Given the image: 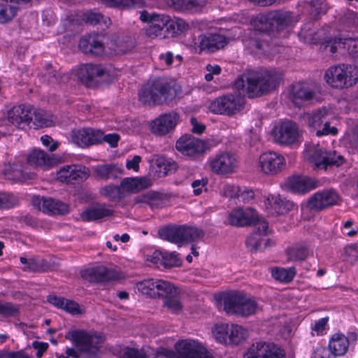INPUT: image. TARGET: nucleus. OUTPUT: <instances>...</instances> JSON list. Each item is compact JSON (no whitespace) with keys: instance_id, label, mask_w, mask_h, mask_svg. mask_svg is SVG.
I'll return each mask as SVG.
<instances>
[{"instance_id":"obj_1","label":"nucleus","mask_w":358,"mask_h":358,"mask_svg":"<svg viewBox=\"0 0 358 358\" xmlns=\"http://www.w3.org/2000/svg\"><path fill=\"white\" fill-rule=\"evenodd\" d=\"M282 73L276 69H260L239 76L234 82V88L238 94H227L213 101L211 112L231 115L240 111L244 105L242 94L249 98L259 97L275 90L282 82Z\"/></svg>"},{"instance_id":"obj_2","label":"nucleus","mask_w":358,"mask_h":358,"mask_svg":"<svg viewBox=\"0 0 358 358\" xmlns=\"http://www.w3.org/2000/svg\"><path fill=\"white\" fill-rule=\"evenodd\" d=\"M65 338L72 341L74 348H67L66 355H57V358H94L104 341L102 335L84 330L69 331Z\"/></svg>"},{"instance_id":"obj_3","label":"nucleus","mask_w":358,"mask_h":358,"mask_svg":"<svg viewBox=\"0 0 358 358\" xmlns=\"http://www.w3.org/2000/svg\"><path fill=\"white\" fill-rule=\"evenodd\" d=\"M139 100L148 105L162 104L172 101L176 96L175 90L164 80L158 78L147 83L138 93Z\"/></svg>"},{"instance_id":"obj_4","label":"nucleus","mask_w":358,"mask_h":358,"mask_svg":"<svg viewBox=\"0 0 358 358\" xmlns=\"http://www.w3.org/2000/svg\"><path fill=\"white\" fill-rule=\"evenodd\" d=\"M324 78L333 88H348L358 82V68L351 64L334 65L326 70Z\"/></svg>"},{"instance_id":"obj_5","label":"nucleus","mask_w":358,"mask_h":358,"mask_svg":"<svg viewBox=\"0 0 358 358\" xmlns=\"http://www.w3.org/2000/svg\"><path fill=\"white\" fill-rule=\"evenodd\" d=\"M222 300L223 309L227 314L248 317L255 314L258 310L257 301L243 293H229Z\"/></svg>"},{"instance_id":"obj_6","label":"nucleus","mask_w":358,"mask_h":358,"mask_svg":"<svg viewBox=\"0 0 358 358\" xmlns=\"http://www.w3.org/2000/svg\"><path fill=\"white\" fill-rule=\"evenodd\" d=\"M159 355L170 358H214L202 343L190 339L177 342L175 351L164 349Z\"/></svg>"},{"instance_id":"obj_7","label":"nucleus","mask_w":358,"mask_h":358,"mask_svg":"<svg viewBox=\"0 0 358 358\" xmlns=\"http://www.w3.org/2000/svg\"><path fill=\"white\" fill-rule=\"evenodd\" d=\"M78 77L85 85L90 87L100 79L103 81L110 82L116 78L111 69L104 68L99 64H83L78 71Z\"/></svg>"},{"instance_id":"obj_8","label":"nucleus","mask_w":358,"mask_h":358,"mask_svg":"<svg viewBox=\"0 0 358 358\" xmlns=\"http://www.w3.org/2000/svg\"><path fill=\"white\" fill-rule=\"evenodd\" d=\"M208 148L206 141L190 134L180 136L176 143V149L182 155L196 159L203 155Z\"/></svg>"},{"instance_id":"obj_9","label":"nucleus","mask_w":358,"mask_h":358,"mask_svg":"<svg viewBox=\"0 0 358 358\" xmlns=\"http://www.w3.org/2000/svg\"><path fill=\"white\" fill-rule=\"evenodd\" d=\"M273 140L280 145H291L299 138V130L296 123L285 121L275 126L272 131Z\"/></svg>"},{"instance_id":"obj_10","label":"nucleus","mask_w":358,"mask_h":358,"mask_svg":"<svg viewBox=\"0 0 358 358\" xmlns=\"http://www.w3.org/2000/svg\"><path fill=\"white\" fill-rule=\"evenodd\" d=\"M333 114L331 110L323 108L314 112L311 116L308 117V125L315 129L323 127L322 129L317 130L316 134L317 136L328 134L334 135L337 133V129L329 126Z\"/></svg>"},{"instance_id":"obj_11","label":"nucleus","mask_w":358,"mask_h":358,"mask_svg":"<svg viewBox=\"0 0 358 358\" xmlns=\"http://www.w3.org/2000/svg\"><path fill=\"white\" fill-rule=\"evenodd\" d=\"M227 43V38L219 34H206L199 35L194 39V48L196 52H214L224 48Z\"/></svg>"},{"instance_id":"obj_12","label":"nucleus","mask_w":358,"mask_h":358,"mask_svg":"<svg viewBox=\"0 0 358 358\" xmlns=\"http://www.w3.org/2000/svg\"><path fill=\"white\" fill-rule=\"evenodd\" d=\"M285 159L275 152H266L259 157L258 165L261 171L267 175H275L285 166Z\"/></svg>"},{"instance_id":"obj_13","label":"nucleus","mask_w":358,"mask_h":358,"mask_svg":"<svg viewBox=\"0 0 358 358\" xmlns=\"http://www.w3.org/2000/svg\"><path fill=\"white\" fill-rule=\"evenodd\" d=\"M245 358H285V353L273 343L258 342L248 350Z\"/></svg>"},{"instance_id":"obj_14","label":"nucleus","mask_w":358,"mask_h":358,"mask_svg":"<svg viewBox=\"0 0 358 358\" xmlns=\"http://www.w3.org/2000/svg\"><path fill=\"white\" fill-rule=\"evenodd\" d=\"M88 177V169L77 164L64 166L57 172V180L67 184L78 183L86 180Z\"/></svg>"},{"instance_id":"obj_15","label":"nucleus","mask_w":358,"mask_h":358,"mask_svg":"<svg viewBox=\"0 0 358 358\" xmlns=\"http://www.w3.org/2000/svg\"><path fill=\"white\" fill-rule=\"evenodd\" d=\"M103 133L91 128L74 129L71 133V141L80 147L98 143L101 141Z\"/></svg>"},{"instance_id":"obj_16","label":"nucleus","mask_w":358,"mask_h":358,"mask_svg":"<svg viewBox=\"0 0 358 358\" xmlns=\"http://www.w3.org/2000/svg\"><path fill=\"white\" fill-rule=\"evenodd\" d=\"M339 196L332 190L319 192L313 194L308 200V207L315 211H320L337 203Z\"/></svg>"},{"instance_id":"obj_17","label":"nucleus","mask_w":358,"mask_h":358,"mask_svg":"<svg viewBox=\"0 0 358 358\" xmlns=\"http://www.w3.org/2000/svg\"><path fill=\"white\" fill-rule=\"evenodd\" d=\"M180 116L176 112L165 113L151 123L152 132L158 136H164L173 130L178 122Z\"/></svg>"},{"instance_id":"obj_18","label":"nucleus","mask_w":358,"mask_h":358,"mask_svg":"<svg viewBox=\"0 0 358 358\" xmlns=\"http://www.w3.org/2000/svg\"><path fill=\"white\" fill-rule=\"evenodd\" d=\"M8 122L15 127L24 129L29 125L32 120V110L29 106L19 105L13 106L8 111Z\"/></svg>"},{"instance_id":"obj_19","label":"nucleus","mask_w":358,"mask_h":358,"mask_svg":"<svg viewBox=\"0 0 358 358\" xmlns=\"http://www.w3.org/2000/svg\"><path fill=\"white\" fill-rule=\"evenodd\" d=\"M211 169L214 173L220 174L229 173L237 167V159L234 154L222 152L211 161Z\"/></svg>"},{"instance_id":"obj_20","label":"nucleus","mask_w":358,"mask_h":358,"mask_svg":"<svg viewBox=\"0 0 358 358\" xmlns=\"http://www.w3.org/2000/svg\"><path fill=\"white\" fill-rule=\"evenodd\" d=\"M258 218L257 213L252 208L243 210L241 208L233 210L228 216L230 224L236 227L252 225Z\"/></svg>"},{"instance_id":"obj_21","label":"nucleus","mask_w":358,"mask_h":358,"mask_svg":"<svg viewBox=\"0 0 358 358\" xmlns=\"http://www.w3.org/2000/svg\"><path fill=\"white\" fill-rule=\"evenodd\" d=\"M315 95L313 90L305 83L293 84L288 92L289 99L296 106H301L305 102L310 101Z\"/></svg>"},{"instance_id":"obj_22","label":"nucleus","mask_w":358,"mask_h":358,"mask_svg":"<svg viewBox=\"0 0 358 358\" xmlns=\"http://www.w3.org/2000/svg\"><path fill=\"white\" fill-rule=\"evenodd\" d=\"M81 275L90 282H104L115 278L114 271L105 266H97L83 271Z\"/></svg>"},{"instance_id":"obj_23","label":"nucleus","mask_w":358,"mask_h":358,"mask_svg":"<svg viewBox=\"0 0 358 358\" xmlns=\"http://www.w3.org/2000/svg\"><path fill=\"white\" fill-rule=\"evenodd\" d=\"M287 186L296 193H306L315 188L317 185L313 179L305 176H293L288 178Z\"/></svg>"},{"instance_id":"obj_24","label":"nucleus","mask_w":358,"mask_h":358,"mask_svg":"<svg viewBox=\"0 0 358 358\" xmlns=\"http://www.w3.org/2000/svg\"><path fill=\"white\" fill-rule=\"evenodd\" d=\"M30 166L49 169L56 164L53 155H49L41 149L33 150L27 156Z\"/></svg>"},{"instance_id":"obj_25","label":"nucleus","mask_w":358,"mask_h":358,"mask_svg":"<svg viewBox=\"0 0 358 358\" xmlns=\"http://www.w3.org/2000/svg\"><path fill=\"white\" fill-rule=\"evenodd\" d=\"M169 16L164 14L152 13L150 19V25L147 29V34L150 37H165L164 29L168 31Z\"/></svg>"},{"instance_id":"obj_26","label":"nucleus","mask_w":358,"mask_h":358,"mask_svg":"<svg viewBox=\"0 0 358 358\" xmlns=\"http://www.w3.org/2000/svg\"><path fill=\"white\" fill-rule=\"evenodd\" d=\"M122 192L136 193L149 187L152 182L146 177L125 178L121 182Z\"/></svg>"},{"instance_id":"obj_27","label":"nucleus","mask_w":358,"mask_h":358,"mask_svg":"<svg viewBox=\"0 0 358 358\" xmlns=\"http://www.w3.org/2000/svg\"><path fill=\"white\" fill-rule=\"evenodd\" d=\"M158 235L163 240L180 245L183 243V225H168L160 228Z\"/></svg>"},{"instance_id":"obj_28","label":"nucleus","mask_w":358,"mask_h":358,"mask_svg":"<svg viewBox=\"0 0 358 358\" xmlns=\"http://www.w3.org/2000/svg\"><path fill=\"white\" fill-rule=\"evenodd\" d=\"M113 210L104 204H97L88 208L81 213V218L84 221H96L113 215Z\"/></svg>"},{"instance_id":"obj_29","label":"nucleus","mask_w":358,"mask_h":358,"mask_svg":"<svg viewBox=\"0 0 358 358\" xmlns=\"http://www.w3.org/2000/svg\"><path fill=\"white\" fill-rule=\"evenodd\" d=\"M349 348V340L343 334H335L329 340V348L336 356L344 355Z\"/></svg>"},{"instance_id":"obj_30","label":"nucleus","mask_w":358,"mask_h":358,"mask_svg":"<svg viewBox=\"0 0 358 358\" xmlns=\"http://www.w3.org/2000/svg\"><path fill=\"white\" fill-rule=\"evenodd\" d=\"M308 155L317 167L327 168L329 153L322 147L319 145L310 147L308 149Z\"/></svg>"},{"instance_id":"obj_31","label":"nucleus","mask_w":358,"mask_h":358,"mask_svg":"<svg viewBox=\"0 0 358 358\" xmlns=\"http://www.w3.org/2000/svg\"><path fill=\"white\" fill-rule=\"evenodd\" d=\"M134 202L136 204H147L154 209L162 206L163 199L160 194L151 192L137 196L134 199Z\"/></svg>"},{"instance_id":"obj_32","label":"nucleus","mask_w":358,"mask_h":358,"mask_svg":"<svg viewBox=\"0 0 358 358\" xmlns=\"http://www.w3.org/2000/svg\"><path fill=\"white\" fill-rule=\"evenodd\" d=\"M31 123H32V125L29 124V126L34 127L35 129L48 127L52 125L53 120L50 113L41 109H36L32 112Z\"/></svg>"},{"instance_id":"obj_33","label":"nucleus","mask_w":358,"mask_h":358,"mask_svg":"<svg viewBox=\"0 0 358 358\" xmlns=\"http://www.w3.org/2000/svg\"><path fill=\"white\" fill-rule=\"evenodd\" d=\"M96 176L102 180L115 179L122 175L120 169L114 164H103L94 169Z\"/></svg>"},{"instance_id":"obj_34","label":"nucleus","mask_w":358,"mask_h":358,"mask_svg":"<svg viewBox=\"0 0 358 358\" xmlns=\"http://www.w3.org/2000/svg\"><path fill=\"white\" fill-rule=\"evenodd\" d=\"M248 336V331L242 326L234 324H229L228 344L238 345L245 341Z\"/></svg>"},{"instance_id":"obj_35","label":"nucleus","mask_w":358,"mask_h":358,"mask_svg":"<svg viewBox=\"0 0 358 358\" xmlns=\"http://www.w3.org/2000/svg\"><path fill=\"white\" fill-rule=\"evenodd\" d=\"M269 239L265 238L262 234L254 233L249 236L245 242L248 249L251 251H262L269 245Z\"/></svg>"},{"instance_id":"obj_36","label":"nucleus","mask_w":358,"mask_h":358,"mask_svg":"<svg viewBox=\"0 0 358 358\" xmlns=\"http://www.w3.org/2000/svg\"><path fill=\"white\" fill-rule=\"evenodd\" d=\"M288 261H303L310 255L309 249L303 245H296L286 250Z\"/></svg>"},{"instance_id":"obj_37","label":"nucleus","mask_w":358,"mask_h":358,"mask_svg":"<svg viewBox=\"0 0 358 358\" xmlns=\"http://www.w3.org/2000/svg\"><path fill=\"white\" fill-rule=\"evenodd\" d=\"M157 285L155 298L161 297L166 299L177 294L178 289L168 281L157 279Z\"/></svg>"},{"instance_id":"obj_38","label":"nucleus","mask_w":358,"mask_h":358,"mask_svg":"<svg viewBox=\"0 0 358 358\" xmlns=\"http://www.w3.org/2000/svg\"><path fill=\"white\" fill-rule=\"evenodd\" d=\"M253 25L260 31H270L273 28L272 13L261 14L253 19Z\"/></svg>"},{"instance_id":"obj_39","label":"nucleus","mask_w":358,"mask_h":358,"mask_svg":"<svg viewBox=\"0 0 358 358\" xmlns=\"http://www.w3.org/2000/svg\"><path fill=\"white\" fill-rule=\"evenodd\" d=\"M204 234V231L200 228L183 225V243L199 241Z\"/></svg>"},{"instance_id":"obj_40","label":"nucleus","mask_w":358,"mask_h":358,"mask_svg":"<svg viewBox=\"0 0 358 358\" xmlns=\"http://www.w3.org/2000/svg\"><path fill=\"white\" fill-rule=\"evenodd\" d=\"M296 275V268L292 266L288 268H275L272 270V276L277 280L283 282H291Z\"/></svg>"},{"instance_id":"obj_41","label":"nucleus","mask_w":358,"mask_h":358,"mask_svg":"<svg viewBox=\"0 0 358 358\" xmlns=\"http://www.w3.org/2000/svg\"><path fill=\"white\" fill-rule=\"evenodd\" d=\"M33 204L43 213L54 215L55 208H53V206L55 205V199L37 196L33 199Z\"/></svg>"},{"instance_id":"obj_42","label":"nucleus","mask_w":358,"mask_h":358,"mask_svg":"<svg viewBox=\"0 0 358 358\" xmlns=\"http://www.w3.org/2000/svg\"><path fill=\"white\" fill-rule=\"evenodd\" d=\"M189 29V24L183 20L179 17L171 19L169 16L168 32L172 35L180 34Z\"/></svg>"},{"instance_id":"obj_43","label":"nucleus","mask_w":358,"mask_h":358,"mask_svg":"<svg viewBox=\"0 0 358 358\" xmlns=\"http://www.w3.org/2000/svg\"><path fill=\"white\" fill-rule=\"evenodd\" d=\"M229 330V324H217L213 329V334L215 338L220 343L228 344Z\"/></svg>"},{"instance_id":"obj_44","label":"nucleus","mask_w":358,"mask_h":358,"mask_svg":"<svg viewBox=\"0 0 358 358\" xmlns=\"http://www.w3.org/2000/svg\"><path fill=\"white\" fill-rule=\"evenodd\" d=\"M157 279H147L137 283L138 290L143 294L155 298Z\"/></svg>"},{"instance_id":"obj_45","label":"nucleus","mask_w":358,"mask_h":358,"mask_svg":"<svg viewBox=\"0 0 358 358\" xmlns=\"http://www.w3.org/2000/svg\"><path fill=\"white\" fill-rule=\"evenodd\" d=\"M100 194L111 200L120 199L124 197L121 184L120 186L109 185L101 187Z\"/></svg>"},{"instance_id":"obj_46","label":"nucleus","mask_w":358,"mask_h":358,"mask_svg":"<svg viewBox=\"0 0 358 358\" xmlns=\"http://www.w3.org/2000/svg\"><path fill=\"white\" fill-rule=\"evenodd\" d=\"M164 306L169 312L174 314H178L182 311L183 306L180 300L178 291H177V294H174V296H169L164 300Z\"/></svg>"},{"instance_id":"obj_47","label":"nucleus","mask_w":358,"mask_h":358,"mask_svg":"<svg viewBox=\"0 0 358 358\" xmlns=\"http://www.w3.org/2000/svg\"><path fill=\"white\" fill-rule=\"evenodd\" d=\"M272 16L273 22L276 23L278 27H286L291 24L293 22L292 13L287 11H275L273 12Z\"/></svg>"},{"instance_id":"obj_48","label":"nucleus","mask_w":358,"mask_h":358,"mask_svg":"<svg viewBox=\"0 0 358 358\" xmlns=\"http://www.w3.org/2000/svg\"><path fill=\"white\" fill-rule=\"evenodd\" d=\"M17 8L6 3L0 4V23L11 20L17 13Z\"/></svg>"},{"instance_id":"obj_49","label":"nucleus","mask_w":358,"mask_h":358,"mask_svg":"<svg viewBox=\"0 0 358 358\" xmlns=\"http://www.w3.org/2000/svg\"><path fill=\"white\" fill-rule=\"evenodd\" d=\"M19 203V198L13 194L0 192V208H10Z\"/></svg>"},{"instance_id":"obj_50","label":"nucleus","mask_w":358,"mask_h":358,"mask_svg":"<svg viewBox=\"0 0 358 358\" xmlns=\"http://www.w3.org/2000/svg\"><path fill=\"white\" fill-rule=\"evenodd\" d=\"M180 264L181 260L178 257V254H177L176 252H163L162 266L164 268L178 266Z\"/></svg>"},{"instance_id":"obj_51","label":"nucleus","mask_w":358,"mask_h":358,"mask_svg":"<svg viewBox=\"0 0 358 358\" xmlns=\"http://www.w3.org/2000/svg\"><path fill=\"white\" fill-rule=\"evenodd\" d=\"M157 165L163 169L164 173L168 175L177 169V164L171 159L160 157L157 159Z\"/></svg>"},{"instance_id":"obj_52","label":"nucleus","mask_w":358,"mask_h":358,"mask_svg":"<svg viewBox=\"0 0 358 358\" xmlns=\"http://www.w3.org/2000/svg\"><path fill=\"white\" fill-rule=\"evenodd\" d=\"M85 19L86 22L91 24H96L102 22L105 25H107L108 22L110 21L108 17H104L100 13L95 11L86 13L85 14Z\"/></svg>"},{"instance_id":"obj_53","label":"nucleus","mask_w":358,"mask_h":358,"mask_svg":"<svg viewBox=\"0 0 358 358\" xmlns=\"http://www.w3.org/2000/svg\"><path fill=\"white\" fill-rule=\"evenodd\" d=\"M18 313L17 306L9 302L0 301V315L5 317L15 316Z\"/></svg>"},{"instance_id":"obj_54","label":"nucleus","mask_w":358,"mask_h":358,"mask_svg":"<svg viewBox=\"0 0 358 358\" xmlns=\"http://www.w3.org/2000/svg\"><path fill=\"white\" fill-rule=\"evenodd\" d=\"M344 44H346L345 49L348 50L349 55L358 61V38H345Z\"/></svg>"},{"instance_id":"obj_55","label":"nucleus","mask_w":358,"mask_h":358,"mask_svg":"<svg viewBox=\"0 0 358 358\" xmlns=\"http://www.w3.org/2000/svg\"><path fill=\"white\" fill-rule=\"evenodd\" d=\"M0 358H34L31 355L23 350L9 351L3 350L0 351Z\"/></svg>"},{"instance_id":"obj_56","label":"nucleus","mask_w":358,"mask_h":358,"mask_svg":"<svg viewBox=\"0 0 358 358\" xmlns=\"http://www.w3.org/2000/svg\"><path fill=\"white\" fill-rule=\"evenodd\" d=\"M45 77L50 83H60L64 81V76H62L61 73L52 70L51 65L48 66Z\"/></svg>"},{"instance_id":"obj_57","label":"nucleus","mask_w":358,"mask_h":358,"mask_svg":"<svg viewBox=\"0 0 358 358\" xmlns=\"http://www.w3.org/2000/svg\"><path fill=\"white\" fill-rule=\"evenodd\" d=\"M345 38H335L327 41L326 47H329V50L332 54L337 52L338 48H346V44H344Z\"/></svg>"},{"instance_id":"obj_58","label":"nucleus","mask_w":358,"mask_h":358,"mask_svg":"<svg viewBox=\"0 0 358 358\" xmlns=\"http://www.w3.org/2000/svg\"><path fill=\"white\" fill-rule=\"evenodd\" d=\"M342 21L348 27L357 25L358 24V14L353 11L348 10L343 14Z\"/></svg>"},{"instance_id":"obj_59","label":"nucleus","mask_w":358,"mask_h":358,"mask_svg":"<svg viewBox=\"0 0 358 358\" xmlns=\"http://www.w3.org/2000/svg\"><path fill=\"white\" fill-rule=\"evenodd\" d=\"M267 201L269 203V205L275 209L276 212L278 213H282L283 209L282 208V206L283 204V201L280 198L279 196H275V195H269L267 197Z\"/></svg>"},{"instance_id":"obj_60","label":"nucleus","mask_w":358,"mask_h":358,"mask_svg":"<svg viewBox=\"0 0 358 358\" xmlns=\"http://www.w3.org/2000/svg\"><path fill=\"white\" fill-rule=\"evenodd\" d=\"M336 355L333 354L331 350L328 348L318 347L313 352V358H336Z\"/></svg>"},{"instance_id":"obj_61","label":"nucleus","mask_w":358,"mask_h":358,"mask_svg":"<svg viewBox=\"0 0 358 358\" xmlns=\"http://www.w3.org/2000/svg\"><path fill=\"white\" fill-rule=\"evenodd\" d=\"M344 157L341 155L337 154L336 151H334L333 152L329 153L327 166L336 165L338 166L342 165L344 163Z\"/></svg>"},{"instance_id":"obj_62","label":"nucleus","mask_w":358,"mask_h":358,"mask_svg":"<svg viewBox=\"0 0 358 358\" xmlns=\"http://www.w3.org/2000/svg\"><path fill=\"white\" fill-rule=\"evenodd\" d=\"M253 225L255 226L257 234H266L268 228V223L262 217L258 215V218L254 221Z\"/></svg>"},{"instance_id":"obj_63","label":"nucleus","mask_w":358,"mask_h":358,"mask_svg":"<svg viewBox=\"0 0 358 358\" xmlns=\"http://www.w3.org/2000/svg\"><path fill=\"white\" fill-rule=\"evenodd\" d=\"M63 310H66V312L71 313V315H78L81 313V311L80 310V306L78 303L73 301H71L69 299H66V303L64 305V307Z\"/></svg>"},{"instance_id":"obj_64","label":"nucleus","mask_w":358,"mask_h":358,"mask_svg":"<svg viewBox=\"0 0 358 358\" xmlns=\"http://www.w3.org/2000/svg\"><path fill=\"white\" fill-rule=\"evenodd\" d=\"M123 358H147V357L138 350L127 348L123 352Z\"/></svg>"}]
</instances>
